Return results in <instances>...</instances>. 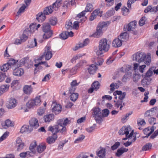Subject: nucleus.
Listing matches in <instances>:
<instances>
[{
  "mask_svg": "<svg viewBox=\"0 0 158 158\" xmlns=\"http://www.w3.org/2000/svg\"><path fill=\"white\" fill-rule=\"evenodd\" d=\"M110 44L108 43L107 40L106 38L101 39L99 41L98 46L99 52H97L98 55H101L102 54V51L107 52L110 48Z\"/></svg>",
  "mask_w": 158,
  "mask_h": 158,
  "instance_id": "f257e3e1",
  "label": "nucleus"
},
{
  "mask_svg": "<svg viewBox=\"0 0 158 158\" xmlns=\"http://www.w3.org/2000/svg\"><path fill=\"white\" fill-rule=\"evenodd\" d=\"M107 23L106 22H100L99 23L97 27L96 31L92 35L94 37L99 38L103 34V30L107 27Z\"/></svg>",
  "mask_w": 158,
  "mask_h": 158,
  "instance_id": "f03ea898",
  "label": "nucleus"
},
{
  "mask_svg": "<svg viewBox=\"0 0 158 158\" xmlns=\"http://www.w3.org/2000/svg\"><path fill=\"white\" fill-rule=\"evenodd\" d=\"M43 31L44 32L43 38L47 39L50 38L52 35L53 32L50 29V26L48 23H44L43 25Z\"/></svg>",
  "mask_w": 158,
  "mask_h": 158,
  "instance_id": "7ed1b4c3",
  "label": "nucleus"
},
{
  "mask_svg": "<svg viewBox=\"0 0 158 158\" xmlns=\"http://www.w3.org/2000/svg\"><path fill=\"white\" fill-rule=\"evenodd\" d=\"M93 9V6L92 4L88 3L87 4L85 10L77 15L78 17L82 18L81 19V21L82 22H84L86 19V17L84 15L86 12L92 11Z\"/></svg>",
  "mask_w": 158,
  "mask_h": 158,
  "instance_id": "20e7f679",
  "label": "nucleus"
},
{
  "mask_svg": "<svg viewBox=\"0 0 158 158\" xmlns=\"http://www.w3.org/2000/svg\"><path fill=\"white\" fill-rule=\"evenodd\" d=\"M145 54L143 52H138L133 55V59L140 63L144 60Z\"/></svg>",
  "mask_w": 158,
  "mask_h": 158,
  "instance_id": "39448f33",
  "label": "nucleus"
},
{
  "mask_svg": "<svg viewBox=\"0 0 158 158\" xmlns=\"http://www.w3.org/2000/svg\"><path fill=\"white\" fill-rule=\"evenodd\" d=\"M93 111V115L95 117V119L96 121H101V116L102 113L101 110L98 108H94L92 109Z\"/></svg>",
  "mask_w": 158,
  "mask_h": 158,
  "instance_id": "423d86ee",
  "label": "nucleus"
},
{
  "mask_svg": "<svg viewBox=\"0 0 158 158\" xmlns=\"http://www.w3.org/2000/svg\"><path fill=\"white\" fill-rule=\"evenodd\" d=\"M153 71L154 69H153L152 68H150L147 72L145 75V77L142 80V82L144 83L146 85H148L149 83V81H147L148 77V78L149 80L151 81L150 78L149 77L152 75Z\"/></svg>",
  "mask_w": 158,
  "mask_h": 158,
  "instance_id": "0eeeda50",
  "label": "nucleus"
},
{
  "mask_svg": "<svg viewBox=\"0 0 158 158\" xmlns=\"http://www.w3.org/2000/svg\"><path fill=\"white\" fill-rule=\"evenodd\" d=\"M44 53L45 55V59L46 60H50L52 57V54L50 47L46 46L44 48Z\"/></svg>",
  "mask_w": 158,
  "mask_h": 158,
  "instance_id": "6e6552de",
  "label": "nucleus"
},
{
  "mask_svg": "<svg viewBox=\"0 0 158 158\" xmlns=\"http://www.w3.org/2000/svg\"><path fill=\"white\" fill-rule=\"evenodd\" d=\"M52 112L55 114H58L61 111L62 107L60 105L56 103L53 102L51 106Z\"/></svg>",
  "mask_w": 158,
  "mask_h": 158,
  "instance_id": "1a4fd4ad",
  "label": "nucleus"
},
{
  "mask_svg": "<svg viewBox=\"0 0 158 158\" xmlns=\"http://www.w3.org/2000/svg\"><path fill=\"white\" fill-rule=\"evenodd\" d=\"M131 131L130 126H123L119 131L118 133L120 135L125 134L126 136H127L129 134L130 131Z\"/></svg>",
  "mask_w": 158,
  "mask_h": 158,
  "instance_id": "9d476101",
  "label": "nucleus"
},
{
  "mask_svg": "<svg viewBox=\"0 0 158 158\" xmlns=\"http://www.w3.org/2000/svg\"><path fill=\"white\" fill-rule=\"evenodd\" d=\"M15 147L18 151H21L24 148L25 143L19 138H18L16 140Z\"/></svg>",
  "mask_w": 158,
  "mask_h": 158,
  "instance_id": "9b49d317",
  "label": "nucleus"
},
{
  "mask_svg": "<svg viewBox=\"0 0 158 158\" xmlns=\"http://www.w3.org/2000/svg\"><path fill=\"white\" fill-rule=\"evenodd\" d=\"M17 104V101L16 99L13 98H11L6 103V106L9 109L13 108L16 106Z\"/></svg>",
  "mask_w": 158,
  "mask_h": 158,
  "instance_id": "f8f14e48",
  "label": "nucleus"
},
{
  "mask_svg": "<svg viewBox=\"0 0 158 158\" xmlns=\"http://www.w3.org/2000/svg\"><path fill=\"white\" fill-rule=\"evenodd\" d=\"M136 24L137 23L136 22H131L127 25L124 26V30L127 31H132L135 28Z\"/></svg>",
  "mask_w": 158,
  "mask_h": 158,
  "instance_id": "ddd939ff",
  "label": "nucleus"
},
{
  "mask_svg": "<svg viewBox=\"0 0 158 158\" xmlns=\"http://www.w3.org/2000/svg\"><path fill=\"white\" fill-rule=\"evenodd\" d=\"M29 127L31 129L32 127L34 128H37L39 126V123L38 120L35 118H31L29 121Z\"/></svg>",
  "mask_w": 158,
  "mask_h": 158,
  "instance_id": "4468645a",
  "label": "nucleus"
},
{
  "mask_svg": "<svg viewBox=\"0 0 158 158\" xmlns=\"http://www.w3.org/2000/svg\"><path fill=\"white\" fill-rule=\"evenodd\" d=\"M113 94L114 96H115L114 97L115 98L117 99V96H116V95H118V98L120 100H119L122 101L125 98L126 94L125 92L122 93L121 91L117 90Z\"/></svg>",
  "mask_w": 158,
  "mask_h": 158,
  "instance_id": "2eb2a0df",
  "label": "nucleus"
},
{
  "mask_svg": "<svg viewBox=\"0 0 158 158\" xmlns=\"http://www.w3.org/2000/svg\"><path fill=\"white\" fill-rule=\"evenodd\" d=\"M154 130V127L152 126L151 127H149L144 129L143 130V132L145 134L147 135L144 137L148 138V137L152 134Z\"/></svg>",
  "mask_w": 158,
  "mask_h": 158,
  "instance_id": "dca6fc26",
  "label": "nucleus"
},
{
  "mask_svg": "<svg viewBox=\"0 0 158 158\" xmlns=\"http://www.w3.org/2000/svg\"><path fill=\"white\" fill-rule=\"evenodd\" d=\"M122 40H121V39L118 38L115 39L112 43V46L115 48L119 47L122 45Z\"/></svg>",
  "mask_w": 158,
  "mask_h": 158,
  "instance_id": "f3484780",
  "label": "nucleus"
},
{
  "mask_svg": "<svg viewBox=\"0 0 158 158\" xmlns=\"http://www.w3.org/2000/svg\"><path fill=\"white\" fill-rule=\"evenodd\" d=\"M36 145V142L35 140L33 141L30 145L29 147V150L30 151L29 152L32 156H33V155L35 153L36 150L35 148Z\"/></svg>",
  "mask_w": 158,
  "mask_h": 158,
  "instance_id": "a211bd4d",
  "label": "nucleus"
},
{
  "mask_svg": "<svg viewBox=\"0 0 158 158\" xmlns=\"http://www.w3.org/2000/svg\"><path fill=\"white\" fill-rule=\"evenodd\" d=\"M59 125L58 124L54 126H49L48 128V131H51L53 135H56L59 132Z\"/></svg>",
  "mask_w": 158,
  "mask_h": 158,
  "instance_id": "6ab92c4d",
  "label": "nucleus"
},
{
  "mask_svg": "<svg viewBox=\"0 0 158 158\" xmlns=\"http://www.w3.org/2000/svg\"><path fill=\"white\" fill-rule=\"evenodd\" d=\"M128 151V149L126 148L122 147L118 148L117 152L115 153V156L117 157H120L123 153L127 152Z\"/></svg>",
  "mask_w": 158,
  "mask_h": 158,
  "instance_id": "aec40b11",
  "label": "nucleus"
},
{
  "mask_svg": "<svg viewBox=\"0 0 158 158\" xmlns=\"http://www.w3.org/2000/svg\"><path fill=\"white\" fill-rule=\"evenodd\" d=\"M24 93L26 94L29 95L31 94L33 91V88L31 85H25L23 88Z\"/></svg>",
  "mask_w": 158,
  "mask_h": 158,
  "instance_id": "412c9836",
  "label": "nucleus"
},
{
  "mask_svg": "<svg viewBox=\"0 0 158 158\" xmlns=\"http://www.w3.org/2000/svg\"><path fill=\"white\" fill-rule=\"evenodd\" d=\"M46 148V144L45 143H41L37 147V151L39 153H41L44 151Z\"/></svg>",
  "mask_w": 158,
  "mask_h": 158,
  "instance_id": "4be33fe9",
  "label": "nucleus"
},
{
  "mask_svg": "<svg viewBox=\"0 0 158 158\" xmlns=\"http://www.w3.org/2000/svg\"><path fill=\"white\" fill-rule=\"evenodd\" d=\"M24 70L22 68H16L14 70L13 74L15 76H21L23 75Z\"/></svg>",
  "mask_w": 158,
  "mask_h": 158,
  "instance_id": "5701e85b",
  "label": "nucleus"
},
{
  "mask_svg": "<svg viewBox=\"0 0 158 158\" xmlns=\"http://www.w3.org/2000/svg\"><path fill=\"white\" fill-rule=\"evenodd\" d=\"M9 87L10 85L8 84L1 85L0 86V96L7 92L8 90Z\"/></svg>",
  "mask_w": 158,
  "mask_h": 158,
  "instance_id": "b1692460",
  "label": "nucleus"
},
{
  "mask_svg": "<svg viewBox=\"0 0 158 158\" xmlns=\"http://www.w3.org/2000/svg\"><path fill=\"white\" fill-rule=\"evenodd\" d=\"M46 15H44V13L42 12L39 13L36 15V19L39 22H41L44 21L45 19Z\"/></svg>",
  "mask_w": 158,
  "mask_h": 158,
  "instance_id": "393cba45",
  "label": "nucleus"
},
{
  "mask_svg": "<svg viewBox=\"0 0 158 158\" xmlns=\"http://www.w3.org/2000/svg\"><path fill=\"white\" fill-rule=\"evenodd\" d=\"M44 121L46 123H49L54 119V115L53 114H46L44 116Z\"/></svg>",
  "mask_w": 158,
  "mask_h": 158,
  "instance_id": "a878e982",
  "label": "nucleus"
},
{
  "mask_svg": "<svg viewBox=\"0 0 158 158\" xmlns=\"http://www.w3.org/2000/svg\"><path fill=\"white\" fill-rule=\"evenodd\" d=\"M70 123V120L68 118H66L64 120L62 119H60L57 121V123L61 127L62 125L65 126Z\"/></svg>",
  "mask_w": 158,
  "mask_h": 158,
  "instance_id": "bb28decb",
  "label": "nucleus"
},
{
  "mask_svg": "<svg viewBox=\"0 0 158 158\" xmlns=\"http://www.w3.org/2000/svg\"><path fill=\"white\" fill-rule=\"evenodd\" d=\"M32 130V129L30 128L29 126L25 125L23 126L21 128L20 132L21 133H28L30 132Z\"/></svg>",
  "mask_w": 158,
  "mask_h": 158,
  "instance_id": "cd10ccee",
  "label": "nucleus"
},
{
  "mask_svg": "<svg viewBox=\"0 0 158 158\" xmlns=\"http://www.w3.org/2000/svg\"><path fill=\"white\" fill-rule=\"evenodd\" d=\"M53 10L52 6H50L45 8L43 12L44 15H48L52 13Z\"/></svg>",
  "mask_w": 158,
  "mask_h": 158,
  "instance_id": "c85d7f7f",
  "label": "nucleus"
},
{
  "mask_svg": "<svg viewBox=\"0 0 158 158\" xmlns=\"http://www.w3.org/2000/svg\"><path fill=\"white\" fill-rule=\"evenodd\" d=\"M97 155L100 158H106V150L105 149L102 148L97 153Z\"/></svg>",
  "mask_w": 158,
  "mask_h": 158,
  "instance_id": "c756f323",
  "label": "nucleus"
},
{
  "mask_svg": "<svg viewBox=\"0 0 158 158\" xmlns=\"http://www.w3.org/2000/svg\"><path fill=\"white\" fill-rule=\"evenodd\" d=\"M57 138L56 135H53L52 136L48 137L47 139V142L49 144L54 143Z\"/></svg>",
  "mask_w": 158,
  "mask_h": 158,
  "instance_id": "7c9ffc66",
  "label": "nucleus"
},
{
  "mask_svg": "<svg viewBox=\"0 0 158 158\" xmlns=\"http://www.w3.org/2000/svg\"><path fill=\"white\" fill-rule=\"evenodd\" d=\"M97 69V68L96 65L92 64L89 66L88 69V70L89 73L93 74L95 73Z\"/></svg>",
  "mask_w": 158,
  "mask_h": 158,
  "instance_id": "2f4dec72",
  "label": "nucleus"
},
{
  "mask_svg": "<svg viewBox=\"0 0 158 158\" xmlns=\"http://www.w3.org/2000/svg\"><path fill=\"white\" fill-rule=\"evenodd\" d=\"M61 6V1L59 0H57L56 2L52 4V6L53 7L54 10H57L58 8Z\"/></svg>",
  "mask_w": 158,
  "mask_h": 158,
  "instance_id": "473e14b6",
  "label": "nucleus"
},
{
  "mask_svg": "<svg viewBox=\"0 0 158 158\" xmlns=\"http://www.w3.org/2000/svg\"><path fill=\"white\" fill-rule=\"evenodd\" d=\"M28 31L27 30H25L24 31L23 34L20 37V39L23 42L25 41L28 39Z\"/></svg>",
  "mask_w": 158,
  "mask_h": 158,
  "instance_id": "72a5a7b5",
  "label": "nucleus"
},
{
  "mask_svg": "<svg viewBox=\"0 0 158 158\" xmlns=\"http://www.w3.org/2000/svg\"><path fill=\"white\" fill-rule=\"evenodd\" d=\"M37 42L36 39L34 38L33 40L29 41L28 47L30 48H33L37 46Z\"/></svg>",
  "mask_w": 158,
  "mask_h": 158,
  "instance_id": "f704fd0d",
  "label": "nucleus"
},
{
  "mask_svg": "<svg viewBox=\"0 0 158 158\" xmlns=\"http://www.w3.org/2000/svg\"><path fill=\"white\" fill-rule=\"evenodd\" d=\"M128 35L126 32H124L121 34L120 35L118 36V38L121 39V40H122V42L125 41L128 38Z\"/></svg>",
  "mask_w": 158,
  "mask_h": 158,
  "instance_id": "c9c22d12",
  "label": "nucleus"
},
{
  "mask_svg": "<svg viewBox=\"0 0 158 158\" xmlns=\"http://www.w3.org/2000/svg\"><path fill=\"white\" fill-rule=\"evenodd\" d=\"M18 62V60H15L13 59H11L7 62V63L11 68H12L15 66Z\"/></svg>",
  "mask_w": 158,
  "mask_h": 158,
  "instance_id": "e433bc0d",
  "label": "nucleus"
},
{
  "mask_svg": "<svg viewBox=\"0 0 158 158\" xmlns=\"http://www.w3.org/2000/svg\"><path fill=\"white\" fill-rule=\"evenodd\" d=\"M79 18L80 19H78V21L74 22L73 25L72 24V29H77L79 28V24L81 23H83L80 20L82 18Z\"/></svg>",
  "mask_w": 158,
  "mask_h": 158,
  "instance_id": "4c0bfd02",
  "label": "nucleus"
},
{
  "mask_svg": "<svg viewBox=\"0 0 158 158\" xmlns=\"http://www.w3.org/2000/svg\"><path fill=\"white\" fill-rule=\"evenodd\" d=\"M136 139V138L135 135H134L133 136V138L132 139H130V141H127L126 143H124L123 144L126 147H128L130 145L132 142H135Z\"/></svg>",
  "mask_w": 158,
  "mask_h": 158,
  "instance_id": "58836bf2",
  "label": "nucleus"
},
{
  "mask_svg": "<svg viewBox=\"0 0 158 158\" xmlns=\"http://www.w3.org/2000/svg\"><path fill=\"white\" fill-rule=\"evenodd\" d=\"M152 146V145L151 143H147L143 147L142 150L143 151L149 150L151 148Z\"/></svg>",
  "mask_w": 158,
  "mask_h": 158,
  "instance_id": "ea45409f",
  "label": "nucleus"
},
{
  "mask_svg": "<svg viewBox=\"0 0 158 158\" xmlns=\"http://www.w3.org/2000/svg\"><path fill=\"white\" fill-rule=\"evenodd\" d=\"M11 68L8 65L7 63L3 64L2 66L0 67L1 70L3 71H7L9 69Z\"/></svg>",
  "mask_w": 158,
  "mask_h": 158,
  "instance_id": "a19ab883",
  "label": "nucleus"
},
{
  "mask_svg": "<svg viewBox=\"0 0 158 158\" xmlns=\"http://www.w3.org/2000/svg\"><path fill=\"white\" fill-rule=\"evenodd\" d=\"M86 64V61L84 60L80 61L76 65L78 69L82 68Z\"/></svg>",
  "mask_w": 158,
  "mask_h": 158,
  "instance_id": "79ce46f5",
  "label": "nucleus"
},
{
  "mask_svg": "<svg viewBox=\"0 0 158 158\" xmlns=\"http://www.w3.org/2000/svg\"><path fill=\"white\" fill-rule=\"evenodd\" d=\"M30 30H27L28 31H29L30 32L33 33L36 30H37V28L36 27V25L35 23H33L30 26Z\"/></svg>",
  "mask_w": 158,
  "mask_h": 158,
  "instance_id": "37998d69",
  "label": "nucleus"
},
{
  "mask_svg": "<svg viewBox=\"0 0 158 158\" xmlns=\"http://www.w3.org/2000/svg\"><path fill=\"white\" fill-rule=\"evenodd\" d=\"M71 94V95L70 96L71 100L73 102L75 101L78 98V94L77 93H75Z\"/></svg>",
  "mask_w": 158,
  "mask_h": 158,
  "instance_id": "c03bdc74",
  "label": "nucleus"
},
{
  "mask_svg": "<svg viewBox=\"0 0 158 158\" xmlns=\"http://www.w3.org/2000/svg\"><path fill=\"white\" fill-rule=\"evenodd\" d=\"M34 101L35 106H39L41 103V101L40 99V96L36 97L34 99H33Z\"/></svg>",
  "mask_w": 158,
  "mask_h": 158,
  "instance_id": "a18cd8bd",
  "label": "nucleus"
},
{
  "mask_svg": "<svg viewBox=\"0 0 158 158\" xmlns=\"http://www.w3.org/2000/svg\"><path fill=\"white\" fill-rule=\"evenodd\" d=\"M59 132L62 134H65L67 131L66 127L63 125L61 127L59 125Z\"/></svg>",
  "mask_w": 158,
  "mask_h": 158,
  "instance_id": "49530a36",
  "label": "nucleus"
},
{
  "mask_svg": "<svg viewBox=\"0 0 158 158\" xmlns=\"http://www.w3.org/2000/svg\"><path fill=\"white\" fill-rule=\"evenodd\" d=\"M102 112V113L101 116V120H102V117H107L109 114V111L107 109H105L103 110Z\"/></svg>",
  "mask_w": 158,
  "mask_h": 158,
  "instance_id": "de8ad7c7",
  "label": "nucleus"
},
{
  "mask_svg": "<svg viewBox=\"0 0 158 158\" xmlns=\"http://www.w3.org/2000/svg\"><path fill=\"white\" fill-rule=\"evenodd\" d=\"M145 63L147 65L150 64L151 61V57L150 55H145V57L144 60Z\"/></svg>",
  "mask_w": 158,
  "mask_h": 158,
  "instance_id": "09e8293b",
  "label": "nucleus"
},
{
  "mask_svg": "<svg viewBox=\"0 0 158 158\" xmlns=\"http://www.w3.org/2000/svg\"><path fill=\"white\" fill-rule=\"evenodd\" d=\"M30 153L29 151L22 152L19 154V156L21 158H24L26 156H32V155Z\"/></svg>",
  "mask_w": 158,
  "mask_h": 158,
  "instance_id": "8fccbe9b",
  "label": "nucleus"
},
{
  "mask_svg": "<svg viewBox=\"0 0 158 158\" xmlns=\"http://www.w3.org/2000/svg\"><path fill=\"white\" fill-rule=\"evenodd\" d=\"M110 91L111 92H112L115 89H117L118 86V85L117 83H113L110 84Z\"/></svg>",
  "mask_w": 158,
  "mask_h": 158,
  "instance_id": "3c124183",
  "label": "nucleus"
},
{
  "mask_svg": "<svg viewBox=\"0 0 158 158\" xmlns=\"http://www.w3.org/2000/svg\"><path fill=\"white\" fill-rule=\"evenodd\" d=\"M5 126L7 127H13L14 126V123L9 119H7L5 122Z\"/></svg>",
  "mask_w": 158,
  "mask_h": 158,
  "instance_id": "603ef678",
  "label": "nucleus"
},
{
  "mask_svg": "<svg viewBox=\"0 0 158 158\" xmlns=\"http://www.w3.org/2000/svg\"><path fill=\"white\" fill-rule=\"evenodd\" d=\"M85 138V136L84 135H81L77 138L75 140L74 143H77L81 142Z\"/></svg>",
  "mask_w": 158,
  "mask_h": 158,
  "instance_id": "864d4df0",
  "label": "nucleus"
},
{
  "mask_svg": "<svg viewBox=\"0 0 158 158\" xmlns=\"http://www.w3.org/2000/svg\"><path fill=\"white\" fill-rule=\"evenodd\" d=\"M28 108H31L35 106L34 101L33 100H29L26 104Z\"/></svg>",
  "mask_w": 158,
  "mask_h": 158,
  "instance_id": "5fc2aeb1",
  "label": "nucleus"
},
{
  "mask_svg": "<svg viewBox=\"0 0 158 158\" xmlns=\"http://www.w3.org/2000/svg\"><path fill=\"white\" fill-rule=\"evenodd\" d=\"M68 31H65L62 32L60 35V37L63 40H65L68 38Z\"/></svg>",
  "mask_w": 158,
  "mask_h": 158,
  "instance_id": "6e6d98bb",
  "label": "nucleus"
},
{
  "mask_svg": "<svg viewBox=\"0 0 158 158\" xmlns=\"http://www.w3.org/2000/svg\"><path fill=\"white\" fill-rule=\"evenodd\" d=\"M123 101L118 100L115 104V106L117 108H118L120 106V110H121L122 108L123 107L122 105Z\"/></svg>",
  "mask_w": 158,
  "mask_h": 158,
  "instance_id": "4d7b16f0",
  "label": "nucleus"
},
{
  "mask_svg": "<svg viewBox=\"0 0 158 158\" xmlns=\"http://www.w3.org/2000/svg\"><path fill=\"white\" fill-rule=\"evenodd\" d=\"M104 60L100 58H97L96 61L94 62V63L98 65H101L103 62Z\"/></svg>",
  "mask_w": 158,
  "mask_h": 158,
  "instance_id": "13d9d810",
  "label": "nucleus"
},
{
  "mask_svg": "<svg viewBox=\"0 0 158 158\" xmlns=\"http://www.w3.org/2000/svg\"><path fill=\"white\" fill-rule=\"evenodd\" d=\"M122 11L123 15H126L128 14L129 10L127 7H124L122 8Z\"/></svg>",
  "mask_w": 158,
  "mask_h": 158,
  "instance_id": "bf43d9fd",
  "label": "nucleus"
},
{
  "mask_svg": "<svg viewBox=\"0 0 158 158\" xmlns=\"http://www.w3.org/2000/svg\"><path fill=\"white\" fill-rule=\"evenodd\" d=\"M49 22L50 24L52 25H55L57 22V19L55 17H52L50 19Z\"/></svg>",
  "mask_w": 158,
  "mask_h": 158,
  "instance_id": "052dcab7",
  "label": "nucleus"
},
{
  "mask_svg": "<svg viewBox=\"0 0 158 158\" xmlns=\"http://www.w3.org/2000/svg\"><path fill=\"white\" fill-rule=\"evenodd\" d=\"M92 87L94 88L95 90H97L99 88V84L98 81L94 82L92 85Z\"/></svg>",
  "mask_w": 158,
  "mask_h": 158,
  "instance_id": "680f3d73",
  "label": "nucleus"
},
{
  "mask_svg": "<svg viewBox=\"0 0 158 158\" xmlns=\"http://www.w3.org/2000/svg\"><path fill=\"white\" fill-rule=\"evenodd\" d=\"M66 28L67 29L71 30L72 29V23L70 21L67 22L65 25Z\"/></svg>",
  "mask_w": 158,
  "mask_h": 158,
  "instance_id": "e2e57ef3",
  "label": "nucleus"
},
{
  "mask_svg": "<svg viewBox=\"0 0 158 158\" xmlns=\"http://www.w3.org/2000/svg\"><path fill=\"white\" fill-rule=\"evenodd\" d=\"M120 143L119 142H117L112 145L111 147V149L112 150H114L117 149L120 145Z\"/></svg>",
  "mask_w": 158,
  "mask_h": 158,
  "instance_id": "0e129e2a",
  "label": "nucleus"
},
{
  "mask_svg": "<svg viewBox=\"0 0 158 158\" xmlns=\"http://www.w3.org/2000/svg\"><path fill=\"white\" fill-rule=\"evenodd\" d=\"M137 124L138 125H144L146 123L144 120L142 118H139L137 120Z\"/></svg>",
  "mask_w": 158,
  "mask_h": 158,
  "instance_id": "69168bd1",
  "label": "nucleus"
},
{
  "mask_svg": "<svg viewBox=\"0 0 158 158\" xmlns=\"http://www.w3.org/2000/svg\"><path fill=\"white\" fill-rule=\"evenodd\" d=\"M28 59V57H25L22 59L20 61V66H21L24 64Z\"/></svg>",
  "mask_w": 158,
  "mask_h": 158,
  "instance_id": "338daca9",
  "label": "nucleus"
},
{
  "mask_svg": "<svg viewBox=\"0 0 158 158\" xmlns=\"http://www.w3.org/2000/svg\"><path fill=\"white\" fill-rule=\"evenodd\" d=\"M140 77L139 74H134L133 77V80L135 82H137Z\"/></svg>",
  "mask_w": 158,
  "mask_h": 158,
  "instance_id": "774afa93",
  "label": "nucleus"
}]
</instances>
